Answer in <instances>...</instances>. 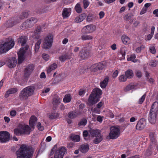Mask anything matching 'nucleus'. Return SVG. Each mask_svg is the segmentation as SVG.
<instances>
[{
	"label": "nucleus",
	"instance_id": "obj_5",
	"mask_svg": "<svg viewBox=\"0 0 158 158\" xmlns=\"http://www.w3.org/2000/svg\"><path fill=\"white\" fill-rule=\"evenodd\" d=\"M37 19L35 17H31L27 19L22 25V28L25 29L31 27L37 22Z\"/></svg>",
	"mask_w": 158,
	"mask_h": 158
},
{
	"label": "nucleus",
	"instance_id": "obj_50",
	"mask_svg": "<svg viewBox=\"0 0 158 158\" xmlns=\"http://www.w3.org/2000/svg\"><path fill=\"white\" fill-rule=\"evenodd\" d=\"M83 3L84 8L85 9L86 8L88 7L89 4V3L88 0H83Z\"/></svg>",
	"mask_w": 158,
	"mask_h": 158
},
{
	"label": "nucleus",
	"instance_id": "obj_59",
	"mask_svg": "<svg viewBox=\"0 0 158 158\" xmlns=\"http://www.w3.org/2000/svg\"><path fill=\"white\" fill-rule=\"evenodd\" d=\"M43 58L45 60H48L49 58V56L48 55L44 53L42 55Z\"/></svg>",
	"mask_w": 158,
	"mask_h": 158
},
{
	"label": "nucleus",
	"instance_id": "obj_8",
	"mask_svg": "<svg viewBox=\"0 0 158 158\" xmlns=\"http://www.w3.org/2000/svg\"><path fill=\"white\" fill-rule=\"evenodd\" d=\"M10 135L9 132L6 131L0 132V142L5 143L8 141L10 138Z\"/></svg>",
	"mask_w": 158,
	"mask_h": 158
},
{
	"label": "nucleus",
	"instance_id": "obj_11",
	"mask_svg": "<svg viewBox=\"0 0 158 158\" xmlns=\"http://www.w3.org/2000/svg\"><path fill=\"white\" fill-rule=\"evenodd\" d=\"M149 136L151 143L150 148L151 149L153 148L158 149L157 145L155 139V136L154 133L152 132H150Z\"/></svg>",
	"mask_w": 158,
	"mask_h": 158
},
{
	"label": "nucleus",
	"instance_id": "obj_39",
	"mask_svg": "<svg viewBox=\"0 0 158 158\" xmlns=\"http://www.w3.org/2000/svg\"><path fill=\"white\" fill-rule=\"evenodd\" d=\"M136 56L135 54H132L129 57L127 58L128 61H130L134 62H136L137 60L135 59Z\"/></svg>",
	"mask_w": 158,
	"mask_h": 158
},
{
	"label": "nucleus",
	"instance_id": "obj_17",
	"mask_svg": "<svg viewBox=\"0 0 158 158\" xmlns=\"http://www.w3.org/2000/svg\"><path fill=\"white\" fill-rule=\"evenodd\" d=\"M19 127L23 132V134L29 135L31 131L30 127L28 125L21 124Z\"/></svg>",
	"mask_w": 158,
	"mask_h": 158
},
{
	"label": "nucleus",
	"instance_id": "obj_48",
	"mask_svg": "<svg viewBox=\"0 0 158 158\" xmlns=\"http://www.w3.org/2000/svg\"><path fill=\"white\" fill-rule=\"evenodd\" d=\"M150 149L151 148H150ZM151 149H147L146 151L144 153V155L145 156L146 158L150 156L151 155L152 152Z\"/></svg>",
	"mask_w": 158,
	"mask_h": 158
},
{
	"label": "nucleus",
	"instance_id": "obj_42",
	"mask_svg": "<svg viewBox=\"0 0 158 158\" xmlns=\"http://www.w3.org/2000/svg\"><path fill=\"white\" fill-rule=\"evenodd\" d=\"M75 9L76 12L78 13H81L82 10L80 4L77 3L75 6Z\"/></svg>",
	"mask_w": 158,
	"mask_h": 158
},
{
	"label": "nucleus",
	"instance_id": "obj_26",
	"mask_svg": "<svg viewBox=\"0 0 158 158\" xmlns=\"http://www.w3.org/2000/svg\"><path fill=\"white\" fill-rule=\"evenodd\" d=\"M157 113L158 111V103L156 102H154L152 104L150 112Z\"/></svg>",
	"mask_w": 158,
	"mask_h": 158
},
{
	"label": "nucleus",
	"instance_id": "obj_9",
	"mask_svg": "<svg viewBox=\"0 0 158 158\" xmlns=\"http://www.w3.org/2000/svg\"><path fill=\"white\" fill-rule=\"evenodd\" d=\"M66 151L65 147L59 148L56 150L54 154V158H63Z\"/></svg>",
	"mask_w": 158,
	"mask_h": 158
},
{
	"label": "nucleus",
	"instance_id": "obj_2",
	"mask_svg": "<svg viewBox=\"0 0 158 158\" xmlns=\"http://www.w3.org/2000/svg\"><path fill=\"white\" fill-rule=\"evenodd\" d=\"M35 90V87L32 86H28L24 88L19 93V99L21 101L27 100L29 97L34 94Z\"/></svg>",
	"mask_w": 158,
	"mask_h": 158
},
{
	"label": "nucleus",
	"instance_id": "obj_45",
	"mask_svg": "<svg viewBox=\"0 0 158 158\" xmlns=\"http://www.w3.org/2000/svg\"><path fill=\"white\" fill-rule=\"evenodd\" d=\"M21 22V20L19 18L15 20L13 22L11 23L10 27H12Z\"/></svg>",
	"mask_w": 158,
	"mask_h": 158
},
{
	"label": "nucleus",
	"instance_id": "obj_56",
	"mask_svg": "<svg viewBox=\"0 0 158 158\" xmlns=\"http://www.w3.org/2000/svg\"><path fill=\"white\" fill-rule=\"evenodd\" d=\"M146 97V94H144L141 97V98L139 99V104H142L144 101V100L145 98Z\"/></svg>",
	"mask_w": 158,
	"mask_h": 158
},
{
	"label": "nucleus",
	"instance_id": "obj_16",
	"mask_svg": "<svg viewBox=\"0 0 158 158\" xmlns=\"http://www.w3.org/2000/svg\"><path fill=\"white\" fill-rule=\"evenodd\" d=\"M81 114L82 112L80 111H72L68 113V116L69 118L73 119Z\"/></svg>",
	"mask_w": 158,
	"mask_h": 158
},
{
	"label": "nucleus",
	"instance_id": "obj_13",
	"mask_svg": "<svg viewBox=\"0 0 158 158\" xmlns=\"http://www.w3.org/2000/svg\"><path fill=\"white\" fill-rule=\"evenodd\" d=\"M157 113H154L153 111L152 112H150L149 115L148 120L151 124H154L156 123V116Z\"/></svg>",
	"mask_w": 158,
	"mask_h": 158
},
{
	"label": "nucleus",
	"instance_id": "obj_34",
	"mask_svg": "<svg viewBox=\"0 0 158 158\" xmlns=\"http://www.w3.org/2000/svg\"><path fill=\"white\" fill-rule=\"evenodd\" d=\"M127 51V48L125 47H122L121 48L120 50V52L122 56V59H125V56L126 54V52Z\"/></svg>",
	"mask_w": 158,
	"mask_h": 158
},
{
	"label": "nucleus",
	"instance_id": "obj_57",
	"mask_svg": "<svg viewBox=\"0 0 158 158\" xmlns=\"http://www.w3.org/2000/svg\"><path fill=\"white\" fill-rule=\"evenodd\" d=\"M37 127L39 130L40 131H42L44 129V127L41 126V124L40 122H39L38 123Z\"/></svg>",
	"mask_w": 158,
	"mask_h": 158
},
{
	"label": "nucleus",
	"instance_id": "obj_3",
	"mask_svg": "<svg viewBox=\"0 0 158 158\" xmlns=\"http://www.w3.org/2000/svg\"><path fill=\"white\" fill-rule=\"evenodd\" d=\"M102 94V91L100 89L96 88L94 89L89 98V105H93L98 102Z\"/></svg>",
	"mask_w": 158,
	"mask_h": 158
},
{
	"label": "nucleus",
	"instance_id": "obj_46",
	"mask_svg": "<svg viewBox=\"0 0 158 158\" xmlns=\"http://www.w3.org/2000/svg\"><path fill=\"white\" fill-rule=\"evenodd\" d=\"M133 16V15L132 13H129L125 15L124 18L126 20L128 21Z\"/></svg>",
	"mask_w": 158,
	"mask_h": 158
},
{
	"label": "nucleus",
	"instance_id": "obj_49",
	"mask_svg": "<svg viewBox=\"0 0 158 158\" xmlns=\"http://www.w3.org/2000/svg\"><path fill=\"white\" fill-rule=\"evenodd\" d=\"M127 78L126 76L122 75L119 77V80L121 82H125L126 81Z\"/></svg>",
	"mask_w": 158,
	"mask_h": 158
},
{
	"label": "nucleus",
	"instance_id": "obj_24",
	"mask_svg": "<svg viewBox=\"0 0 158 158\" xmlns=\"http://www.w3.org/2000/svg\"><path fill=\"white\" fill-rule=\"evenodd\" d=\"M37 120V118L35 116H32L31 117L29 121L30 126L32 128L34 127Z\"/></svg>",
	"mask_w": 158,
	"mask_h": 158
},
{
	"label": "nucleus",
	"instance_id": "obj_64",
	"mask_svg": "<svg viewBox=\"0 0 158 158\" xmlns=\"http://www.w3.org/2000/svg\"><path fill=\"white\" fill-rule=\"evenodd\" d=\"M147 81L151 84H153L155 82V80L154 79H153L151 77L149 78V79H147Z\"/></svg>",
	"mask_w": 158,
	"mask_h": 158
},
{
	"label": "nucleus",
	"instance_id": "obj_61",
	"mask_svg": "<svg viewBox=\"0 0 158 158\" xmlns=\"http://www.w3.org/2000/svg\"><path fill=\"white\" fill-rule=\"evenodd\" d=\"M57 117V114L54 113H52L50 116L49 118L50 119H54Z\"/></svg>",
	"mask_w": 158,
	"mask_h": 158
},
{
	"label": "nucleus",
	"instance_id": "obj_55",
	"mask_svg": "<svg viewBox=\"0 0 158 158\" xmlns=\"http://www.w3.org/2000/svg\"><path fill=\"white\" fill-rule=\"evenodd\" d=\"M150 52L153 54L155 53L156 51L155 47L154 46H151L149 48Z\"/></svg>",
	"mask_w": 158,
	"mask_h": 158
},
{
	"label": "nucleus",
	"instance_id": "obj_20",
	"mask_svg": "<svg viewBox=\"0 0 158 158\" xmlns=\"http://www.w3.org/2000/svg\"><path fill=\"white\" fill-rule=\"evenodd\" d=\"M84 29H86V32L87 33L92 32L95 30L96 26L92 24L88 25L85 27Z\"/></svg>",
	"mask_w": 158,
	"mask_h": 158
},
{
	"label": "nucleus",
	"instance_id": "obj_30",
	"mask_svg": "<svg viewBox=\"0 0 158 158\" xmlns=\"http://www.w3.org/2000/svg\"><path fill=\"white\" fill-rule=\"evenodd\" d=\"M71 10L70 8H65L62 12V15L63 17H68L70 15Z\"/></svg>",
	"mask_w": 158,
	"mask_h": 158
},
{
	"label": "nucleus",
	"instance_id": "obj_1",
	"mask_svg": "<svg viewBox=\"0 0 158 158\" xmlns=\"http://www.w3.org/2000/svg\"><path fill=\"white\" fill-rule=\"evenodd\" d=\"M33 152L32 149L25 145H22L16 152L17 158H31Z\"/></svg>",
	"mask_w": 158,
	"mask_h": 158
},
{
	"label": "nucleus",
	"instance_id": "obj_18",
	"mask_svg": "<svg viewBox=\"0 0 158 158\" xmlns=\"http://www.w3.org/2000/svg\"><path fill=\"white\" fill-rule=\"evenodd\" d=\"M8 66L10 68L15 67L17 63L16 58L15 57H12L9 59L7 60Z\"/></svg>",
	"mask_w": 158,
	"mask_h": 158
},
{
	"label": "nucleus",
	"instance_id": "obj_4",
	"mask_svg": "<svg viewBox=\"0 0 158 158\" xmlns=\"http://www.w3.org/2000/svg\"><path fill=\"white\" fill-rule=\"evenodd\" d=\"M15 45L13 40H10L8 42H5L4 44H0V54L7 52L12 48Z\"/></svg>",
	"mask_w": 158,
	"mask_h": 158
},
{
	"label": "nucleus",
	"instance_id": "obj_23",
	"mask_svg": "<svg viewBox=\"0 0 158 158\" xmlns=\"http://www.w3.org/2000/svg\"><path fill=\"white\" fill-rule=\"evenodd\" d=\"M86 17V15L85 13H82L75 18V22L76 23L81 22L85 19Z\"/></svg>",
	"mask_w": 158,
	"mask_h": 158
},
{
	"label": "nucleus",
	"instance_id": "obj_58",
	"mask_svg": "<svg viewBox=\"0 0 158 158\" xmlns=\"http://www.w3.org/2000/svg\"><path fill=\"white\" fill-rule=\"evenodd\" d=\"M134 88V86L133 85H129L127 86L125 88V90L126 91H128L133 89Z\"/></svg>",
	"mask_w": 158,
	"mask_h": 158
},
{
	"label": "nucleus",
	"instance_id": "obj_28",
	"mask_svg": "<svg viewBox=\"0 0 158 158\" xmlns=\"http://www.w3.org/2000/svg\"><path fill=\"white\" fill-rule=\"evenodd\" d=\"M21 126V124H19L18 127L15 128L14 130L15 135H20L23 134V132L21 129L19 127Z\"/></svg>",
	"mask_w": 158,
	"mask_h": 158
},
{
	"label": "nucleus",
	"instance_id": "obj_44",
	"mask_svg": "<svg viewBox=\"0 0 158 158\" xmlns=\"http://www.w3.org/2000/svg\"><path fill=\"white\" fill-rule=\"evenodd\" d=\"M83 135L84 139L86 140H87L89 139L88 136V133L87 131H84L83 133Z\"/></svg>",
	"mask_w": 158,
	"mask_h": 158
},
{
	"label": "nucleus",
	"instance_id": "obj_43",
	"mask_svg": "<svg viewBox=\"0 0 158 158\" xmlns=\"http://www.w3.org/2000/svg\"><path fill=\"white\" fill-rule=\"evenodd\" d=\"M87 122V120L85 118H83L81 119L78 125L79 126H85L86 125Z\"/></svg>",
	"mask_w": 158,
	"mask_h": 158
},
{
	"label": "nucleus",
	"instance_id": "obj_12",
	"mask_svg": "<svg viewBox=\"0 0 158 158\" xmlns=\"http://www.w3.org/2000/svg\"><path fill=\"white\" fill-rule=\"evenodd\" d=\"M88 49H84L80 52L79 55L82 59H86L90 56V51Z\"/></svg>",
	"mask_w": 158,
	"mask_h": 158
},
{
	"label": "nucleus",
	"instance_id": "obj_21",
	"mask_svg": "<svg viewBox=\"0 0 158 158\" xmlns=\"http://www.w3.org/2000/svg\"><path fill=\"white\" fill-rule=\"evenodd\" d=\"M89 132L91 135L93 137H96L101 134V131L100 130L96 129H90L89 130Z\"/></svg>",
	"mask_w": 158,
	"mask_h": 158
},
{
	"label": "nucleus",
	"instance_id": "obj_35",
	"mask_svg": "<svg viewBox=\"0 0 158 158\" xmlns=\"http://www.w3.org/2000/svg\"><path fill=\"white\" fill-rule=\"evenodd\" d=\"M122 40L125 44H127L130 43V39L126 35H123L121 37Z\"/></svg>",
	"mask_w": 158,
	"mask_h": 158
},
{
	"label": "nucleus",
	"instance_id": "obj_19",
	"mask_svg": "<svg viewBox=\"0 0 158 158\" xmlns=\"http://www.w3.org/2000/svg\"><path fill=\"white\" fill-rule=\"evenodd\" d=\"M25 53V51L23 49L20 50L18 53V61L19 64H21L24 60V55Z\"/></svg>",
	"mask_w": 158,
	"mask_h": 158
},
{
	"label": "nucleus",
	"instance_id": "obj_27",
	"mask_svg": "<svg viewBox=\"0 0 158 158\" xmlns=\"http://www.w3.org/2000/svg\"><path fill=\"white\" fill-rule=\"evenodd\" d=\"M27 39V36H22L18 39V43L21 44L22 46H23L26 43Z\"/></svg>",
	"mask_w": 158,
	"mask_h": 158
},
{
	"label": "nucleus",
	"instance_id": "obj_40",
	"mask_svg": "<svg viewBox=\"0 0 158 158\" xmlns=\"http://www.w3.org/2000/svg\"><path fill=\"white\" fill-rule=\"evenodd\" d=\"M71 98L70 95L69 94L65 95L63 100L64 102H69L71 101Z\"/></svg>",
	"mask_w": 158,
	"mask_h": 158
},
{
	"label": "nucleus",
	"instance_id": "obj_32",
	"mask_svg": "<svg viewBox=\"0 0 158 158\" xmlns=\"http://www.w3.org/2000/svg\"><path fill=\"white\" fill-rule=\"evenodd\" d=\"M71 58V57L68 54H66L64 55H63L59 57V59L61 62H63L67 59H69Z\"/></svg>",
	"mask_w": 158,
	"mask_h": 158
},
{
	"label": "nucleus",
	"instance_id": "obj_7",
	"mask_svg": "<svg viewBox=\"0 0 158 158\" xmlns=\"http://www.w3.org/2000/svg\"><path fill=\"white\" fill-rule=\"evenodd\" d=\"M110 130L109 136L111 139H115L118 137L120 134V130L118 128L112 127Z\"/></svg>",
	"mask_w": 158,
	"mask_h": 158
},
{
	"label": "nucleus",
	"instance_id": "obj_6",
	"mask_svg": "<svg viewBox=\"0 0 158 158\" xmlns=\"http://www.w3.org/2000/svg\"><path fill=\"white\" fill-rule=\"evenodd\" d=\"M53 36L51 35L47 36L44 39L43 43V48L44 49H48L50 48L53 42Z\"/></svg>",
	"mask_w": 158,
	"mask_h": 158
},
{
	"label": "nucleus",
	"instance_id": "obj_36",
	"mask_svg": "<svg viewBox=\"0 0 158 158\" xmlns=\"http://www.w3.org/2000/svg\"><path fill=\"white\" fill-rule=\"evenodd\" d=\"M57 64L55 63H53L49 67V68L47 70L48 73H50L51 71L57 68Z\"/></svg>",
	"mask_w": 158,
	"mask_h": 158
},
{
	"label": "nucleus",
	"instance_id": "obj_53",
	"mask_svg": "<svg viewBox=\"0 0 158 158\" xmlns=\"http://www.w3.org/2000/svg\"><path fill=\"white\" fill-rule=\"evenodd\" d=\"M94 16L92 14H89L88 15L87 18L86 20L88 22H90L92 20Z\"/></svg>",
	"mask_w": 158,
	"mask_h": 158
},
{
	"label": "nucleus",
	"instance_id": "obj_14",
	"mask_svg": "<svg viewBox=\"0 0 158 158\" xmlns=\"http://www.w3.org/2000/svg\"><path fill=\"white\" fill-rule=\"evenodd\" d=\"M146 125V121L144 118H142L138 122L136 128L137 130H142L143 129Z\"/></svg>",
	"mask_w": 158,
	"mask_h": 158
},
{
	"label": "nucleus",
	"instance_id": "obj_29",
	"mask_svg": "<svg viewBox=\"0 0 158 158\" xmlns=\"http://www.w3.org/2000/svg\"><path fill=\"white\" fill-rule=\"evenodd\" d=\"M95 137V138L93 140V142L96 144L99 143L103 139V136L101 134Z\"/></svg>",
	"mask_w": 158,
	"mask_h": 158
},
{
	"label": "nucleus",
	"instance_id": "obj_60",
	"mask_svg": "<svg viewBox=\"0 0 158 158\" xmlns=\"http://www.w3.org/2000/svg\"><path fill=\"white\" fill-rule=\"evenodd\" d=\"M22 15H23V17H21L22 19H24L25 18H27L28 15V13L27 12H23L22 13Z\"/></svg>",
	"mask_w": 158,
	"mask_h": 158
},
{
	"label": "nucleus",
	"instance_id": "obj_54",
	"mask_svg": "<svg viewBox=\"0 0 158 158\" xmlns=\"http://www.w3.org/2000/svg\"><path fill=\"white\" fill-rule=\"evenodd\" d=\"M41 30V28L40 27H37L34 31V33L35 34H39L40 33Z\"/></svg>",
	"mask_w": 158,
	"mask_h": 158
},
{
	"label": "nucleus",
	"instance_id": "obj_15",
	"mask_svg": "<svg viewBox=\"0 0 158 158\" xmlns=\"http://www.w3.org/2000/svg\"><path fill=\"white\" fill-rule=\"evenodd\" d=\"M34 69V66L32 64H29L25 68L24 72V76L26 77H28L31 74Z\"/></svg>",
	"mask_w": 158,
	"mask_h": 158
},
{
	"label": "nucleus",
	"instance_id": "obj_52",
	"mask_svg": "<svg viewBox=\"0 0 158 158\" xmlns=\"http://www.w3.org/2000/svg\"><path fill=\"white\" fill-rule=\"evenodd\" d=\"M144 48L145 46L143 45H142L140 47L137 48L135 51L137 53H140L141 52L142 50L144 49Z\"/></svg>",
	"mask_w": 158,
	"mask_h": 158
},
{
	"label": "nucleus",
	"instance_id": "obj_10",
	"mask_svg": "<svg viewBox=\"0 0 158 158\" xmlns=\"http://www.w3.org/2000/svg\"><path fill=\"white\" fill-rule=\"evenodd\" d=\"M105 67V65L100 63L95 64L92 65L90 68L91 71L93 72H98L102 69Z\"/></svg>",
	"mask_w": 158,
	"mask_h": 158
},
{
	"label": "nucleus",
	"instance_id": "obj_62",
	"mask_svg": "<svg viewBox=\"0 0 158 158\" xmlns=\"http://www.w3.org/2000/svg\"><path fill=\"white\" fill-rule=\"evenodd\" d=\"M99 18L101 19L104 17L105 15V13L103 11H101L99 12Z\"/></svg>",
	"mask_w": 158,
	"mask_h": 158
},
{
	"label": "nucleus",
	"instance_id": "obj_31",
	"mask_svg": "<svg viewBox=\"0 0 158 158\" xmlns=\"http://www.w3.org/2000/svg\"><path fill=\"white\" fill-rule=\"evenodd\" d=\"M109 77H106L100 83L101 87L102 88H105L106 87L108 82Z\"/></svg>",
	"mask_w": 158,
	"mask_h": 158
},
{
	"label": "nucleus",
	"instance_id": "obj_63",
	"mask_svg": "<svg viewBox=\"0 0 158 158\" xmlns=\"http://www.w3.org/2000/svg\"><path fill=\"white\" fill-rule=\"evenodd\" d=\"M136 76L138 77H140L142 76V73L139 71H137L135 72Z\"/></svg>",
	"mask_w": 158,
	"mask_h": 158
},
{
	"label": "nucleus",
	"instance_id": "obj_33",
	"mask_svg": "<svg viewBox=\"0 0 158 158\" xmlns=\"http://www.w3.org/2000/svg\"><path fill=\"white\" fill-rule=\"evenodd\" d=\"M125 74L127 78H131L133 76V73L132 70L128 69L125 72Z\"/></svg>",
	"mask_w": 158,
	"mask_h": 158
},
{
	"label": "nucleus",
	"instance_id": "obj_38",
	"mask_svg": "<svg viewBox=\"0 0 158 158\" xmlns=\"http://www.w3.org/2000/svg\"><path fill=\"white\" fill-rule=\"evenodd\" d=\"M81 38L83 40H92L93 38V37L90 35L85 34L82 35Z\"/></svg>",
	"mask_w": 158,
	"mask_h": 158
},
{
	"label": "nucleus",
	"instance_id": "obj_22",
	"mask_svg": "<svg viewBox=\"0 0 158 158\" xmlns=\"http://www.w3.org/2000/svg\"><path fill=\"white\" fill-rule=\"evenodd\" d=\"M89 149V145L86 144L81 145L79 148V150L82 153H85L87 152Z\"/></svg>",
	"mask_w": 158,
	"mask_h": 158
},
{
	"label": "nucleus",
	"instance_id": "obj_51",
	"mask_svg": "<svg viewBox=\"0 0 158 158\" xmlns=\"http://www.w3.org/2000/svg\"><path fill=\"white\" fill-rule=\"evenodd\" d=\"M157 64V62L154 60L151 61L149 65L152 67H155L156 66Z\"/></svg>",
	"mask_w": 158,
	"mask_h": 158
},
{
	"label": "nucleus",
	"instance_id": "obj_41",
	"mask_svg": "<svg viewBox=\"0 0 158 158\" xmlns=\"http://www.w3.org/2000/svg\"><path fill=\"white\" fill-rule=\"evenodd\" d=\"M41 43V40H38L36 43L35 45V52L38 51L39 49L40 48V46Z\"/></svg>",
	"mask_w": 158,
	"mask_h": 158
},
{
	"label": "nucleus",
	"instance_id": "obj_37",
	"mask_svg": "<svg viewBox=\"0 0 158 158\" xmlns=\"http://www.w3.org/2000/svg\"><path fill=\"white\" fill-rule=\"evenodd\" d=\"M70 138L72 140L75 142H78L80 140V137L78 135H71Z\"/></svg>",
	"mask_w": 158,
	"mask_h": 158
},
{
	"label": "nucleus",
	"instance_id": "obj_47",
	"mask_svg": "<svg viewBox=\"0 0 158 158\" xmlns=\"http://www.w3.org/2000/svg\"><path fill=\"white\" fill-rule=\"evenodd\" d=\"M52 103L54 105L59 104L60 103L59 99L56 98H53Z\"/></svg>",
	"mask_w": 158,
	"mask_h": 158
},
{
	"label": "nucleus",
	"instance_id": "obj_25",
	"mask_svg": "<svg viewBox=\"0 0 158 158\" xmlns=\"http://www.w3.org/2000/svg\"><path fill=\"white\" fill-rule=\"evenodd\" d=\"M17 91L18 89L16 88H12L9 89L6 93L5 97L6 98H7L10 94L15 93Z\"/></svg>",
	"mask_w": 158,
	"mask_h": 158
}]
</instances>
